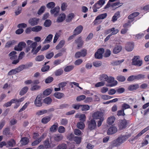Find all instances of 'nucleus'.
Returning <instances> with one entry per match:
<instances>
[{
    "instance_id": "2eb2a0df",
    "label": "nucleus",
    "mask_w": 149,
    "mask_h": 149,
    "mask_svg": "<svg viewBox=\"0 0 149 149\" xmlns=\"http://www.w3.org/2000/svg\"><path fill=\"white\" fill-rule=\"evenodd\" d=\"M127 121L125 119L121 120L118 125L119 128L120 130H122L126 127Z\"/></svg>"
},
{
    "instance_id": "cd10ccee",
    "label": "nucleus",
    "mask_w": 149,
    "mask_h": 149,
    "mask_svg": "<svg viewBox=\"0 0 149 149\" xmlns=\"http://www.w3.org/2000/svg\"><path fill=\"white\" fill-rule=\"evenodd\" d=\"M29 141V139L26 137L22 138L20 141L21 143L23 145H26L27 144Z\"/></svg>"
},
{
    "instance_id": "20e7f679",
    "label": "nucleus",
    "mask_w": 149,
    "mask_h": 149,
    "mask_svg": "<svg viewBox=\"0 0 149 149\" xmlns=\"http://www.w3.org/2000/svg\"><path fill=\"white\" fill-rule=\"evenodd\" d=\"M103 81L111 83L106 84L107 86L113 87L116 85L118 84L117 81L114 80V78L113 77L110 76L109 77L107 75L105 74H103Z\"/></svg>"
},
{
    "instance_id": "5701e85b",
    "label": "nucleus",
    "mask_w": 149,
    "mask_h": 149,
    "mask_svg": "<svg viewBox=\"0 0 149 149\" xmlns=\"http://www.w3.org/2000/svg\"><path fill=\"white\" fill-rule=\"evenodd\" d=\"M139 87V85L137 84H136L130 85L128 86V89L129 91H133L136 90Z\"/></svg>"
},
{
    "instance_id": "0eeeda50",
    "label": "nucleus",
    "mask_w": 149,
    "mask_h": 149,
    "mask_svg": "<svg viewBox=\"0 0 149 149\" xmlns=\"http://www.w3.org/2000/svg\"><path fill=\"white\" fill-rule=\"evenodd\" d=\"M88 128L90 130H95L97 127L96 123L95 120L94 119H92L88 122Z\"/></svg>"
},
{
    "instance_id": "412c9836",
    "label": "nucleus",
    "mask_w": 149,
    "mask_h": 149,
    "mask_svg": "<svg viewBox=\"0 0 149 149\" xmlns=\"http://www.w3.org/2000/svg\"><path fill=\"white\" fill-rule=\"evenodd\" d=\"M123 5V3H120V1H117L116 2L111 3L110 6L112 7L114 9L118 8Z\"/></svg>"
},
{
    "instance_id": "de8ad7c7",
    "label": "nucleus",
    "mask_w": 149,
    "mask_h": 149,
    "mask_svg": "<svg viewBox=\"0 0 149 149\" xmlns=\"http://www.w3.org/2000/svg\"><path fill=\"white\" fill-rule=\"evenodd\" d=\"M47 110L42 109L39 111L37 112L36 114L39 116L47 113Z\"/></svg>"
},
{
    "instance_id": "8fccbe9b",
    "label": "nucleus",
    "mask_w": 149,
    "mask_h": 149,
    "mask_svg": "<svg viewBox=\"0 0 149 149\" xmlns=\"http://www.w3.org/2000/svg\"><path fill=\"white\" fill-rule=\"evenodd\" d=\"M17 68L19 72L24 69H26L28 68L26 64L24 65H22L18 67Z\"/></svg>"
},
{
    "instance_id": "603ef678",
    "label": "nucleus",
    "mask_w": 149,
    "mask_h": 149,
    "mask_svg": "<svg viewBox=\"0 0 149 149\" xmlns=\"http://www.w3.org/2000/svg\"><path fill=\"white\" fill-rule=\"evenodd\" d=\"M67 145L65 143H62L59 144L57 146V149H66Z\"/></svg>"
},
{
    "instance_id": "f704fd0d",
    "label": "nucleus",
    "mask_w": 149,
    "mask_h": 149,
    "mask_svg": "<svg viewBox=\"0 0 149 149\" xmlns=\"http://www.w3.org/2000/svg\"><path fill=\"white\" fill-rule=\"evenodd\" d=\"M28 89V88L27 86H25L23 87L19 93V95H23L25 94L27 91Z\"/></svg>"
},
{
    "instance_id": "7c9ffc66",
    "label": "nucleus",
    "mask_w": 149,
    "mask_h": 149,
    "mask_svg": "<svg viewBox=\"0 0 149 149\" xmlns=\"http://www.w3.org/2000/svg\"><path fill=\"white\" fill-rule=\"evenodd\" d=\"M42 28L40 26H36L32 28V31L33 32H38L40 31Z\"/></svg>"
},
{
    "instance_id": "0e129e2a",
    "label": "nucleus",
    "mask_w": 149,
    "mask_h": 149,
    "mask_svg": "<svg viewBox=\"0 0 149 149\" xmlns=\"http://www.w3.org/2000/svg\"><path fill=\"white\" fill-rule=\"evenodd\" d=\"M74 135L73 133H70L68 135L67 139L69 140L72 141L74 140Z\"/></svg>"
},
{
    "instance_id": "c9c22d12",
    "label": "nucleus",
    "mask_w": 149,
    "mask_h": 149,
    "mask_svg": "<svg viewBox=\"0 0 149 149\" xmlns=\"http://www.w3.org/2000/svg\"><path fill=\"white\" fill-rule=\"evenodd\" d=\"M74 17V14L73 13L69 14L67 16L66 21L67 22H70L72 21Z\"/></svg>"
},
{
    "instance_id": "393cba45",
    "label": "nucleus",
    "mask_w": 149,
    "mask_h": 149,
    "mask_svg": "<svg viewBox=\"0 0 149 149\" xmlns=\"http://www.w3.org/2000/svg\"><path fill=\"white\" fill-rule=\"evenodd\" d=\"M63 136L61 134H55L54 136V139L56 142H59L63 139Z\"/></svg>"
},
{
    "instance_id": "338daca9",
    "label": "nucleus",
    "mask_w": 149,
    "mask_h": 149,
    "mask_svg": "<svg viewBox=\"0 0 149 149\" xmlns=\"http://www.w3.org/2000/svg\"><path fill=\"white\" fill-rule=\"evenodd\" d=\"M116 92V90L114 89L111 88L108 91V93L110 95H112L115 94Z\"/></svg>"
},
{
    "instance_id": "a19ab883",
    "label": "nucleus",
    "mask_w": 149,
    "mask_h": 149,
    "mask_svg": "<svg viewBox=\"0 0 149 149\" xmlns=\"http://www.w3.org/2000/svg\"><path fill=\"white\" fill-rule=\"evenodd\" d=\"M52 24V22L49 19H46L44 23V25L46 27H49Z\"/></svg>"
},
{
    "instance_id": "a18cd8bd",
    "label": "nucleus",
    "mask_w": 149,
    "mask_h": 149,
    "mask_svg": "<svg viewBox=\"0 0 149 149\" xmlns=\"http://www.w3.org/2000/svg\"><path fill=\"white\" fill-rule=\"evenodd\" d=\"M43 101L45 103L47 104H49L52 102V100L50 97H48L44 99Z\"/></svg>"
},
{
    "instance_id": "2f4dec72",
    "label": "nucleus",
    "mask_w": 149,
    "mask_h": 149,
    "mask_svg": "<svg viewBox=\"0 0 149 149\" xmlns=\"http://www.w3.org/2000/svg\"><path fill=\"white\" fill-rule=\"evenodd\" d=\"M51 119V117L49 116H45L43 117L41 121L42 123L46 124L48 123L50 120Z\"/></svg>"
},
{
    "instance_id": "e2e57ef3",
    "label": "nucleus",
    "mask_w": 149,
    "mask_h": 149,
    "mask_svg": "<svg viewBox=\"0 0 149 149\" xmlns=\"http://www.w3.org/2000/svg\"><path fill=\"white\" fill-rule=\"evenodd\" d=\"M29 104V102H26L24 105L21 108L19 111V112H20L24 111L28 107Z\"/></svg>"
},
{
    "instance_id": "774afa93",
    "label": "nucleus",
    "mask_w": 149,
    "mask_h": 149,
    "mask_svg": "<svg viewBox=\"0 0 149 149\" xmlns=\"http://www.w3.org/2000/svg\"><path fill=\"white\" fill-rule=\"evenodd\" d=\"M10 130L9 128H6L3 131V134L6 136L10 134Z\"/></svg>"
},
{
    "instance_id": "423d86ee",
    "label": "nucleus",
    "mask_w": 149,
    "mask_h": 149,
    "mask_svg": "<svg viewBox=\"0 0 149 149\" xmlns=\"http://www.w3.org/2000/svg\"><path fill=\"white\" fill-rule=\"evenodd\" d=\"M87 54V50L86 49H84L76 53L75 54V57L77 58H79L81 57H84Z\"/></svg>"
},
{
    "instance_id": "7ed1b4c3",
    "label": "nucleus",
    "mask_w": 149,
    "mask_h": 149,
    "mask_svg": "<svg viewBox=\"0 0 149 149\" xmlns=\"http://www.w3.org/2000/svg\"><path fill=\"white\" fill-rule=\"evenodd\" d=\"M37 45V43L36 42H34L32 43L29 46H28L26 49V52H28L30 50V49L32 48V49L31 52L33 55L36 54L39 50L41 49V46L39 45L36 48V46Z\"/></svg>"
},
{
    "instance_id": "a878e982",
    "label": "nucleus",
    "mask_w": 149,
    "mask_h": 149,
    "mask_svg": "<svg viewBox=\"0 0 149 149\" xmlns=\"http://www.w3.org/2000/svg\"><path fill=\"white\" fill-rule=\"evenodd\" d=\"M139 13L138 12H134L130 14L128 17V18L133 21L134 20V17L138 16Z\"/></svg>"
},
{
    "instance_id": "bb28decb",
    "label": "nucleus",
    "mask_w": 149,
    "mask_h": 149,
    "mask_svg": "<svg viewBox=\"0 0 149 149\" xmlns=\"http://www.w3.org/2000/svg\"><path fill=\"white\" fill-rule=\"evenodd\" d=\"M115 120L116 118L114 116L110 117L107 119V123L109 125H111L114 123Z\"/></svg>"
},
{
    "instance_id": "1a4fd4ad",
    "label": "nucleus",
    "mask_w": 149,
    "mask_h": 149,
    "mask_svg": "<svg viewBox=\"0 0 149 149\" xmlns=\"http://www.w3.org/2000/svg\"><path fill=\"white\" fill-rule=\"evenodd\" d=\"M117 130V128L116 127L112 126L108 129L107 133L108 135H112L116 132Z\"/></svg>"
},
{
    "instance_id": "4d7b16f0",
    "label": "nucleus",
    "mask_w": 149,
    "mask_h": 149,
    "mask_svg": "<svg viewBox=\"0 0 149 149\" xmlns=\"http://www.w3.org/2000/svg\"><path fill=\"white\" fill-rule=\"evenodd\" d=\"M50 68V66L49 65H45L43 66L41 69L42 72H45L48 71Z\"/></svg>"
},
{
    "instance_id": "79ce46f5",
    "label": "nucleus",
    "mask_w": 149,
    "mask_h": 149,
    "mask_svg": "<svg viewBox=\"0 0 149 149\" xmlns=\"http://www.w3.org/2000/svg\"><path fill=\"white\" fill-rule=\"evenodd\" d=\"M8 144L9 146L13 147L15 145V141L13 139H11L8 142Z\"/></svg>"
},
{
    "instance_id": "39448f33",
    "label": "nucleus",
    "mask_w": 149,
    "mask_h": 149,
    "mask_svg": "<svg viewBox=\"0 0 149 149\" xmlns=\"http://www.w3.org/2000/svg\"><path fill=\"white\" fill-rule=\"evenodd\" d=\"M139 56H134L132 59V64L133 65L138 66H140L142 64L143 62L142 60H139Z\"/></svg>"
},
{
    "instance_id": "4468645a",
    "label": "nucleus",
    "mask_w": 149,
    "mask_h": 149,
    "mask_svg": "<svg viewBox=\"0 0 149 149\" xmlns=\"http://www.w3.org/2000/svg\"><path fill=\"white\" fill-rule=\"evenodd\" d=\"M122 49V46L120 44H117L114 47L113 52L114 54H116L120 52Z\"/></svg>"
},
{
    "instance_id": "f3484780",
    "label": "nucleus",
    "mask_w": 149,
    "mask_h": 149,
    "mask_svg": "<svg viewBox=\"0 0 149 149\" xmlns=\"http://www.w3.org/2000/svg\"><path fill=\"white\" fill-rule=\"evenodd\" d=\"M76 43L77 44V47L78 49L81 47L83 44V41L82 40L81 38L80 37L75 40Z\"/></svg>"
},
{
    "instance_id": "f257e3e1",
    "label": "nucleus",
    "mask_w": 149,
    "mask_h": 149,
    "mask_svg": "<svg viewBox=\"0 0 149 149\" xmlns=\"http://www.w3.org/2000/svg\"><path fill=\"white\" fill-rule=\"evenodd\" d=\"M131 136L130 134L125 135H121L116 140L113 141L111 143V145L107 148V149H111L114 146H118L124 143Z\"/></svg>"
},
{
    "instance_id": "aec40b11",
    "label": "nucleus",
    "mask_w": 149,
    "mask_h": 149,
    "mask_svg": "<svg viewBox=\"0 0 149 149\" xmlns=\"http://www.w3.org/2000/svg\"><path fill=\"white\" fill-rule=\"evenodd\" d=\"M83 29V26L81 25H79L75 28L73 33L76 35H78L81 32Z\"/></svg>"
},
{
    "instance_id": "c03bdc74",
    "label": "nucleus",
    "mask_w": 149,
    "mask_h": 149,
    "mask_svg": "<svg viewBox=\"0 0 149 149\" xmlns=\"http://www.w3.org/2000/svg\"><path fill=\"white\" fill-rule=\"evenodd\" d=\"M55 4L54 2H51L48 3L46 5L47 7L49 8H51L52 9L54 7Z\"/></svg>"
},
{
    "instance_id": "6e6552de",
    "label": "nucleus",
    "mask_w": 149,
    "mask_h": 149,
    "mask_svg": "<svg viewBox=\"0 0 149 149\" xmlns=\"http://www.w3.org/2000/svg\"><path fill=\"white\" fill-rule=\"evenodd\" d=\"M26 46V43L24 42H19L17 46H15L14 48V49L15 51H21L23 48H25Z\"/></svg>"
},
{
    "instance_id": "72a5a7b5",
    "label": "nucleus",
    "mask_w": 149,
    "mask_h": 149,
    "mask_svg": "<svg viewBox=\"0 0 149 149\" xmlns=\"http://www.w3.org/2000/svg\"><path fill=\"white\" fill-rule=\"evenodd\" d=\"M58 127V124L57 123H56L51 127L50 128V131L52 132H56L57 129Z\"/></svg>"
},
{
    "instance_id": "69168bd1",
    "label": "nucleus",
    "mask_w": 149,
    "mask_h": 149,
    "mask_svg": "<svg viewBox=\"0 0 149 149\" xmlns=\"http://www.w3.org/2000/svg\"><path fill=\"white\" fill-rule=\"evenodd\" d=\"M54 55V53L53 52L47 53L45 55L46 58L48 59H50Z\"/></svg>"
},
{
    "instance_id": "473e14b6",
    "label": "nucleus",
    "mask_w": 149,
    "mask_h": 149,
    "mask_svg": "<svg viewBox=\"0 0 149 149\" xmlns=\"http://www.w3.org/2000/svg\"><path fill=\"white\" fill-rule=\"evenodd\" d=\"M65 42L64 40H61L58 44L56 46V48L57 50H58L61 48L64 45Z\"/></svg>"
},
{
    "instance_id": "6e6d98bb",
    "label": "nucleus",
    "mask_w": 149,
    "mask_h": 149,
    "mask_svg": "<svg viewBox=\"0 0 149 149\" xmlns=\"http://www.w3.org/2000/svg\"><path fill=\"white\" fill-rule=\"evenodd\" d=\"M144 133V132L143 131V130H142L140 132H139V134H137L133 138H132L131 140L132 141L134 140L135 139H137L138 137L141 135H142Z\"/></svg>"
},
{
    "instance_id": "5fc2aeb1",
    "label": "nucleus",
    "mask_w": 149,
    "mask_h": 149,
    "mask_svg": "<svg viewBox=\"0 0 149 149\" xmlns=\"http://www.w3.org/2000/svg\"><path fill=\"white\" fill-rule=\"evenodd\" d=\"M45 7L44 6H42L38 10V13L39 15H41L44 11Z\"/></svg>"
},
{
    "instance_id": "37998d69",
    "label": "nucleus",
    "mask_w": 149,
    "mask_h": 149,
    "mask_svg": "<svg viewBox=\"0 0 149 149\" xmlns=\"http://www.w3.org/2000/svg\"><path fill=\"white\" fill-rule=\"evenodd\" d=\"M74 66L72 65H70L66 66L64 69L65 72H68L72 70L74 68Z\"/></svg>"
},
{
    "instance_id": "e433bc0d",
    "label": "nucleus",
    "mask_w": 149,
    "mask_h": 149,
    "mask_svg": "<svg viewBox=\"0 0 149 149\" xmlns=\"http://www.w3.org/2000/svg\"><path fill=\"white\" fill-rule=\"evenodd\" d=\"M63 72V70L61 69L57 70L54 72V74L56 76H59L61 75Z\"/></svg>"
},
{
    "instance_id": "052dcab7",
    "label": "nucleus",
    "mask_w": 149,
    "mask_h": 149,
    "mask_svg": "<svg viewBox=\"0 0 149 149\" xmlns=\"http://www.w3.org/2000/svg\"><path fill=\"white\" fill-rule=\"evenodd\" d=\"M136 79L139 80L143 79L145 77V76L144 75L140 74L137 75H135Z\"/></svg>"
},
{
    "instance_id": "3c124183",
    "label": "nucleus",
    "mask_w": 149,
    "mask_h": 149,
    "mask_svg": "<svg viewBox=\"0 0 149 149\" xmlns=\"http://www.w3.org/2000/svg\"><path fill=\"white\" fill-rule=\"evenodd\" d=\"M54 80V78L52 77L49 76L45 80V83L46 84H49L52 82Z\"/></svg>"
},
{
    "instance_id": "b1692460",
    "label": "nucleus",
    "mask_w": 149,
    "mask_h": 149,
    "mask_svg": "<svg viewBox=\"0 0 149 149\" xmlns=\"http://www.w3.org/2000/svg\"><path fill=\"white\" fill-rule=\"evenodd\" d=\"M54 96L58 99H61L64 97L65 95L62 93L56 92L54 94Z\"/></svg>"
},
{
    "instance_id": "13d9d810",
    "label": "nucleus",
    "mask_w": 149,
    "mask_h": 149,
    "mask_svg": "<svg viewBox=\"0 0 149 149\" xmlns=\"http://www.w3.org/2000/svg\"><path fill=\"white\" fill-rule=\"evenodd\" d=\"M124 61V59H122L121 60L116 61H113L112 63V64L114 65H118L123 63Z\"/></svg>"
},
{
    "instance_id": "c85d7f7f",
    "label": "nucleus",
    "mask_w": 149,
    "mask_h": 149,
    "mask_svg": "<svg viewBox=\"0 0 149 149\" xmlns=\"http://www.w3.org/2000/svg\"><path fill=\"white\" fill-rule=\"evenodd\" d=\"M19 71L17 68L14 69H13L9 71L8 73V75H11L13 74H14L17 73L19 72Z\"/></svg>"
},
{
    "instance_id": "c756f323",
    "label": "nucleus",
    "mask_w": 149,
    "mask_h": 149,
    "mask_svg": "<svg viewBox=\"0 0 149 149\" xmlns=\"http://www.w3.org/2000/svg\"><path fill=\"white\" fill-rule=\"evenodd\" d=\"M53 35L52 34H50L45 39L44 43H48L50 42L52 39Z\"/></svg>"
},
{
    "instance_id": "09e8293b",
    "label": "nucleus",
    "mask_w": 149,
    "mask_h": 149,
    "mask_svg": "<svg viewBox=\"0 0 149 149\" xmlns=\"http://www.w3.org/2000/svg\"><path fill=\"white\" fill-rule=\"evenodd\" d=\"M52 90L50 88H48L45 90L43 92V94L45 95H48L52 93Z\"/></svg>"
},
{
    "instance_id": "ddd939ff",
    "label": "nucleus",
    "mask_w": 149,
    "mask_h": 149,
    "mask_svg": "<svg viewBox=\"0 0 149 149\" xmlns=\"http://www.w3.org/2000/svg\"><path fill=\"white\" fill-rule=\"evenodd\" d=\"M95 58L96 59H101L102 58V48L98 49L94 55Z\"/></svg>"
},
{
    "instance_id": "f03ea898",
    "label": "nucleus",
    "mask_w": 149,
    "mask_h": 149,
    "mask_svg": "<svg viewBox=\"0 0 149 149\" xmlns=\"http://www.w3.org/2000/svg\"><path fill=\"white\" fill-rule=\"evenodd\" d=\"M17 52L16 51H13L10 52L8 54V56L10 57V60L13 61L12 63L13 64L16 65L19 63L20 60L22 59L23 56L25 54V53L23 52H21L19 54L18 58L17 55H16Z\"/></svg>"
},
{
    "instance_id": "9d476101",
    "label": "nucleus",
    "mask_w": 149,
    "mask_h": 149,
    "mask_svg": "<svg viewBox=\"0 0 149 149\" xmlns=\"http://www.w3.org/2000/svg\"><path fill=\"white\" fill-rule=\"evenodd\" d=\"M42 98L40 96L38 95L34 101L35 105L38 107H41L42 105Z\"/></svg>"
},
{
    "instance_id": "49530a36",
    "label": "nucleus",
    "mask_w": 149,
    "mask_h": 149,
    "mask_svg": "<svg viewBox=\"0 0 149 149\" xmlns=\"http://www.w3.org/2000/svg\"><path fill=\"white\" fill-rule=\"evenodd\" d=\"M81 110L82 111H86L90 109V107L88 105H81Z\"/></svg>"
},
{
    "instance_id": "4be33fe9",
    "label": "nucleus",
    "mask_w": 149,
    "mask_h": 149,
    "mask_svg": "<svg viewBox=\"0 0 149 149\" xmlns=\"http://www.w3.org/2000/svg\"><path fill=\"white\" fill-rule=\"evenodd\" d=\"M102 113L99 111L95 112L93 114L92 116L93 119H100L101 118Z\"/></svg>"
},
{
    "instance_id": "bf43d9fd",
    "label": "nucleus",
    "mask_w": 149,
    "mask_h": 149,
    "mask_svg": "<svg viewBox=\"0 0 149 149\" xmlns=\"http://www.w3.org/2000/svg\"><path fill=\"white\" fill-rule=\"evenodd\" d=\"M68 120L66 118H63L60 121L61 124L63 125H65L68 123Z\"/></svg>"
},
{
    "instance_id": "a211bd4d",
    "label": "nucleus",
    "mask_w": 149,
    "mask_h": 149,
    "mask_svg": "<svg viewBox=\"0 0 149 149\" xmlns=\"http://www.w3.org/2000/svg\"><path fill=\"white\" fill-rule=\"evenodd\" d=\"M66 18V15L64 13L60 14L56 19V22L58 23H60L63 22Z\"/></svg>"
},
{
    "instance_id": "4c0bfd02",
    "label": "nucleus",
    "mask_w": 149,
    "mask_h": 149,
    "mask_svg": "<svg viewBox=\"0 0 149 149\" xmlns=\"http://www.w3.org/2000/svg\"><path fill=\"white\" fill-rule=\"evenodd\" d=\"M44 56L42 55H40L37 56L35 58L36 61L38 62L42 61L44 59Z\"/></svg>"
},
{
    "instance_id": "ea45409f",
    "label": "nucleus",
    "mask_w": 149,
    "mask_h": 149,
    "mask_svg": "<svg viewBox=\"0 0 149 149\" xmlns=\"http://www.w3.org/2000/svg\"><path fill=\"white\" fill-rule=\"evenodd\" d=\"M81 138L80 136H75L73 141L75 142L77 144H79L81 142Z\"/></svg>"
},
{
    "instance_id": "58836bf2",
    "label": "nucleus",
    "mask_w": 149,
    "mask_h": 149,
    "mask_svg": "<svg viewBox=\"0 0 149 149\" xmlns=\"http://www.w3.org/2000/svg\"><path fill=\"white\" fill-rule=\"evenodd\" d=\"M77 127L81 130L83 129L85 127V124L83 122H80L77 123Z\"/></svg>"
},
{
    "instance_id": "6ab92c4d",
    "label": "nucleus",
    "mask_w": 149,
    "mask_h": 149,
    "mask_svg": "<svg viewBox=\"0 0 149 149\" xmlns=\"http://www.w3.org/2000/svg\"><path fill=\"white\" fill-rule=\"evenodd\" d=\"M134 45L133 43H128L126 45L125 49L128 52L131 51L133 50L134 47Z\"/></svg>"
},
{
    "instance_id": "dca6fc26",
    "label": "nucleus",
    "mask_w": 149,
    "mask_h": 149,
    "mask_svg": "<svg viewBox=\"0 0 149 149\" xmlns=\"http://www.w3.org/2000/svg\"><path fill=\"white\" fill-rule=\"evenodd\" d=\"M39 20V19L33 18L29 19V23L31 26H33L38 24Z\"/></svg>"
},
{
    "instance_id": "9b49d317",
    "label": "nucleus",
    "mask_w": 149,
    "mask_h": 149,
    "mask_svg": "<svg viewBox=\"0 0 149 149\" xmlns=\"http://www.w3.org/2000/svg\"><path fill=\"white\" fill-rule=\"evenodd\" d=\"M60 8L58 6H57L53 9H51L50 12L51 14H54V17H57L58 15Z\"/></svg>"
},
{
    "instance_id": "f8f14e48",
    "label": "nucleus",
    "mask_w": 149,
    "mask_h": 149,
    "mask_svg": "<svg viewBox=\"0 0 149 149\" xmlns=\"http://www.w3.org/2000/svg\"><path fill=\"white\" fill-rule=\"evenodd\" d=\"M102 21V14L97 16L93 21L94 25H97L100 24Z\"/></svg>"
},
{
    "instance_id": "864d4df0",
    "label": "nucleus",
    "mask_w": 149,
    "mask_h": 149,
    "mask_svg": "<svg viewBox=\"0 0 149 149\" xmlns=\"http://www.w3.org/2000/svg\"><path fill=\"white\" fill-rule=\"evenodd\" d=\"M116 79L119 81L123 82L125 81V78L124 76L119 75L117 77Z\"/></svg>"
},
{
    "instance_id": "680f3d73",
    "label": "nucleus",
    "mask_w": 149,
    "mask_h": 149,
    "mask_svg": "<svg viewBox=\"0 0 149 149\" xmlns=\"http://www.w3.org/2000/svg\"><path fill=\"white\" fill-rule=\"evenodd\" d=\"M58 130L59 133H63L65 132V129L64 127L60 126L58 127Z\"/></svg>"
}]
</instances>
